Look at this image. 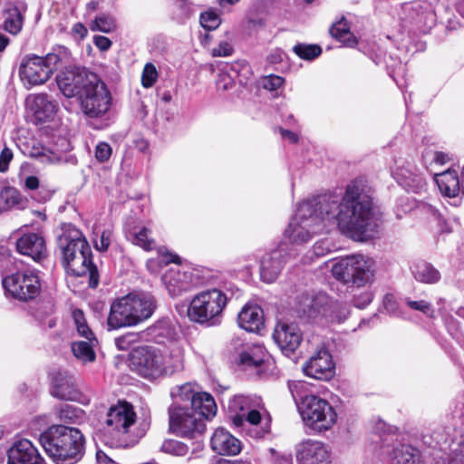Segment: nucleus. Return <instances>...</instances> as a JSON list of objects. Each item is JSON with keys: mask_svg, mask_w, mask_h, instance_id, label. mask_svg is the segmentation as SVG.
<instances>
[{"mask_svg": "<svg viewBox=\"0 0 464 464\" xmlns=\"http://www.w3.org/2000/svg\"><path fill=\"white\" fill-rule=\"evenodd\" d=\"M321 218L328 225H337L341 232L355 240H363L374 230V212L370 188L362 179L352 181L343 198L334 195L319 199Z\"/></svg>", "mask_w": 464, "mask_h": 464, "instance_id": "nucleus-1", "label": "nucleus"}, {"mask_svg": "<svg viewBox=\"0 0 464 464\" xmlns=\"http://www.w3.org/2000/svg\"><path fill=\"white\" fill-rule=\"evenodd\" d=\"M39 441L46 454L57 464H74L84 454L85 439L76 428L52 425L41 433Z\"/></svg>", "mask_w": 464, "mask_h": 464, "instance_id": "nucleus-2", "label": "nucleus"}, {"mask_svg": "<svg viewBox=\"0 0 464 464\" xmlns=\"http://www.w3.org/2000/svg\"><path fill=\"white\" fill-rule=\"evenodd\" d=\"M63 254V265L73 276L89 275V286L95 288L99 284L97 267L92 262L91 247L82 232L69 227L59 238Z\"/></svg>", "mask_w": 464, "mask_h": 464, "instance_id": "nucleus-3", "label": "nucleus"}, {"mask_svg": "<svg viewBox=\"0 0 464 464\" xmlns=\"http://www.w3.org/2000/svg\"><path fill=\"white\" fill-rule=\"evenodd\" d=\"M318 201H304L296 210L285 231V236L295 244L309 241L314 234L322 231L323 227L328 225L327 220L321 218L318 209Z\"/></svg>", "mask_w": 464, "mask_h": 464, "instance_id": "nucleus-4", "label": "nucleus"}, {"mask_svg": "<svg viewBox=\"0 0 464 464\" xmlns=\"http://www.w3.org/2000/svg\"><path fill=\"white\" fill-rule=\"evenodd\" d=\"M297 407L304 425L316 432L330 430L337 420L334 408L317 395L304 396Z\"/></svg>", "mask_w": 464, "mask_h": 464, "instance_id": "nucleus-5", "label": "nucleus"}, {"mask_svg": "<svg viewBox=\"0 0 464 464\" xmlns=\"http://www.w3.org/2000/svg\"><path fill=\"white\" fill-rule=\"evenodd\" d=\"M227 297L219 289L202 291L191 300L188 315L193 322L214 325L220 321Z\"/></svg>", "mask_w": 464, "mask_h": 464, "instance_id": "nucleus-6", "label": "nucleus"}, {"mask_svg": "<svg viewBox=\"0 0 464 464\" xmlns=\"http://www.w3.org/2000/svg\"><path fill=\"white\" fill-rule=\"evenodd\" d=\"M60 61V56L53 53L44 57L26 55L19 67L20 79L27 89L44 84L50 79Z\"/></svg>", "mask_w": 464, "mask_h": 464, "instance_id": "nucleus-7", "label": "nucleus"}, {"mask_svg": "<svg viewBox=\"0 0 464 464\" xmlns=\"http://www.w3.org/2000/svg\"><path fill=\"white\" fill-rule=\"evenodd\" d=\"M332 274L344 284L363 285L373 276V261L362 255L346 256L333 265Z\"/></svg>", "mask_w": 464, "mask_h": 464, "instance_id": "nucleus-8", "label": "nucleus"}, {"mask_svg": "<svg viewBox=\"0 0 464 464\" xmlns=\"http://www.w3.org/2000/svg\"><path fill=\"white\" fill-rule=\"evenodd\" d=\"M93 82L80 95V107L84 115L92 119L104 116L111 109L112 98L106 84L99 77H92Z\"/></svg>", "mask_w": 464, "mask_h": 464, "instance_id": "nucleus-9", "label": "nucleus"}, {"mask_svg": "<svg viewBox=\"0 0 464 464\" xmlns=\"http://www.w3.org/2000/svg\"><path fill=\"white\" fill-rule=\"evenodd\" d=\"M169 429L183 438H197L206 430L205 420L188 406L171 405L169 408Z\"/></svg>", "mask_w": 464, "mask_h": 464, "instance_id": "nucleus-10", "label": "nucleus"}, {"mask_svg": "<svg viewBox=\"0 0 464 464\" xmlns=\"http://www.w3.org/2000/svg\"><path fill=\"white\" fill-rule=\"evenodd\" d=\"M329 302L330 297L324 293L304 294L298 299L296 310L301 317L315 323L343 319L347 313L345 309L341 310L339 315L330 314Z\"/></svg>", "mask_w": 464, "mask_h": 464, "instance_id": "nucleus-11", "label": "nucleus"}, {"mask_svg": "<svg viewBox=\"0 0 464 464\" xmlns=\"http://www.w3.org/2000/svg\"><path fill=\"white\" fill-rule=\"evenodd\" d=\"M3 286L14 298L24 302L34 299L41 290L39 276L34 270L17 271L5 276Z\"/></svg>", "mask_w": 464, "mask_h": 464, "instance_id": "nucleus-12", "label": "nucleus"}, {"mask_svg": "<svg viewBox=\"0 0 464 464\" xmlns=\"http://www.w3.org/2000/svg\"><path fill=\"white\" fill-rule=\"evenodd\" d=\"M162 351L154 346H142L132 351L130 363L132 369L145 378L161 376Z\"/></svg>", "mask_w": 464, "mask_h": 464, "instance_id": "nucleus-13", "label": "nucleus"}, {"mask_svg": "<svg viewBox=\"0 0 464 464\" xmlns=\"http://www.w3.org/2000/svg\"><path fill=\"white\" fill-rule=\"evenodd\" d=\"M136 413L133 406L127 402H119L108 410L104 423L109 431L115 433L120 440L125 439L130 432V428L136 422Z\"/></svg>", "mask_w": 464, "mask_h": 464, "instance_id": "nucleus-14", "label": "nucleus"}, {"mask_svg": "<svg viewBox=\"0 0 464 464\" xmlns=\"http://www.w3.org/2000/svg\"><path fill=\"white\" fill-rule=\"evenodd\" d=\"M92 77H97V75L76 68L61 72L56 76V82L65 97H77L79 99L83 91L93 82Z\"/></svg>", "mask_w": 464, "mask_h": 464, "instance_id": "nucleus-15", "label": "nucleus"}, {"mask_svg": "<svg viewBox=\"0 0 464 464\" xmlns=\"http://www.w3.org/2000/svg\"><path fill=\"white\" fill-rule=\"evenodd\" d=\"M303 371L308 377L330 380L334 375V362L329 351L325 348L319 349L305 362Z\"/></svg>", "mask_w": 464, "mask_h": 464, "instance_id": "nucleus-16", "label": "nucleus"}, {"mask_svg": "<svg viewBox=\"0 0 464 464\" xmlns=\"http://www.w3.org/2000/svg\"><path fill=\"white\" fill-rule=\"evenodd\" d=\"M298 464H330L331 453L321 441L308 440L298 444L295 450Z\"/></svg>", "mask_w": 464, "mask_h": 464, "instance_id": "nucleus-17", "label": "nucleus"}, {"mask_svg": "<svg viewBox=\"0 0 464 464\" xmlns=\"http://www.w3.org/2000/svg\"><path fill=\"white\" fill-rule=\"evenodd\" d=\"M392 173L396 181L408 191L420 193L426 188L427 182L423 174L411 162L398 165Z\"/></svg>", "mask_w": 464, "mask_h": 464, "instance_id": "nucleus-18", "label": "nucleus"}, {"mask_svg": "<svg viewBox=\"0 0 464 464\" xmlns=\"http://www.w3.org/2000/svg\"><path fill=\"white\" fill-rule=\"evenodd\" d=\"M7 464H45L37 449L26 439L19 440L7 450Z\"/></svg>", "mask_w": 464, "mask_h": 464, "instance_id": "nucleus-19", "label": "nucleus"}, {"mask_svg": "<svg viewBox=\"0 0 464 464\" xmlns=\"http://www.w3.org/2000/svg\"><path fill=\"white\" fill-rule=\"evenodd\" d=\"M273 338L285 355L293 353L302 342V333L295 324L278 323Z\"/></svg>", "mask_w": 464, "mask_h": 464, "instance_id": "nucleus-20", "label": "nucleus"}, {"mask_svg": "<svg viewBox=\"0 0 464 464\" xmlns=\"http://www.w3.org/2000/svg\"><path fill=\"white\" fill-rule=\"evenodd\" d=\"M162 280L171 297L181 295L183 293L189 291L193 285L192 274L179 267L168 270Z\"/></svg>", "mask_w": 464, "mask_h": 464, "instance_id": "nucleus-21", "label": "nucleus"}, {"mask_svg": "<svg viewBox=\"0 0 464 464\" xmlns=\"http://www.w3.org/2000/svg\"><path fill=\"white\" fill-rule=\"evenodd\" d=\"M286 262L285 249L283 245L279 248L265 255L260 264V276L264 282H274Z\"/></svg>", "mask_w": 464, "mask_h": 464, "instance_id": "nucleus-22", "label": "nucleus"}, {"mask_svg": "<svg viewBox=\"0 0 464 464\" xmlns=\"http://www.w3.org/2000/svg\"><path fill=\"white\" fill-rule=\"evenodd\" d=\"M18 253L30 256L34 261H40L46 256V245L44 237L39 233H25L15 243Z\"/></svg>", "mask_w": 464, "mask_h": 464, "instance_id": "nucleus-23", "label": "nucleus"}, {"mask_svg": "<svg viewBox=\"0 0 464 464\" xmlns=\"http://www.w3.org/2000/svg\"><path fill=\"white\" fill-rule=\"evenodd\" d=\"M107 323L109 329L137 325L127 295L111 304Z\"/></svg>", "mask_w": 464, "mask_h": 464, "instance_id": "nucleus-24", "label": "nucleus"}, {"mask_svg": "<svg viewBox=\"0 0 464 464\" xmlns=\"http://www.w3.org/2000/svg\"><path fill=\"white\" fill-rule=\"evenodd\" d=\"M214 452L224 456H236L242 450L241 441L224 428H218L210 440Z\"/></svg>", "mask_w": 464, "mask_h": 464, "instance_id": "nucleus-25", "label": "nucleus"}, {"mask_svg": "<svg viewBox=\"0 0 464 464\" xmlns=\"http://www.w3.org/2000/svg\"><path fill=\"white\" fill-rule=\"evenodd\" d=\"M127 298L137 324L151 317L157 307L156 299L150 293L129 294Z\"/></svg>", "mask_w": 464, "mask_h": 464, "instance_id": "nucleus-26", "label": "nucleus"}, {"mask_svg": "<svg viewBox=\"0 0 464 464\" xmlns=\"http://www.w3.org/2000/svg\"><path fill=\"white\" fill-rule=\"evenodd\" d=\"M35 123H44L53 119L58 111L57 103L46 93L35 94L31 102Z\"/></svg>", "mask_w": 464, "mask_h": 464, "instance_id": "nucleus-27", "label": "nucleus"}, {"mask_svg": "<svg viewBox=\"0 0 464 464\" xmlns=\"http://www.w3.org/2000/svg\"><path fill=\"white\" fill-rule=\"evenodd\" d=\"M238 324L247 332H258L264 324L263 310L258 305L246 304L238 314Z\"/></svg>", "mask_w": 464, "mask_h": 464, "instance_id": "nucleus-28", "label": "nucleus"}, {"mask_svg": "<svg viewBox=\"0 0 464 464\" xmlns=\"http://www.w3.org/2000/svg\"><path fill=\"white\" fill-rule=\"evenodd\" d=\"M51 394L64 401H76L80 395L72 377L61 372L53 379Z\"/></svg>", "mask_w": 464, "mask_h": 464, "instance_id": "nucleus-29", "label": "nucleus"}, {"mask_svg": "<svg viewBox=\"0 0 464 464\" xmlns=\"http://www.w3.org/2000/svg\"><path fill=\"white\" fill-rule=\"evenodd\" d=\"M389 460L391 464H420L421 453L410 444H401L389 453Z\"/></svg>", "mask_w": 464, "mask_h": 464, "instance_id": "nucleus-30", "label": "nucleus"}, {"mask_svg": "<svg viewBox=\"0 0 464 464\" xmlns=\"http://www.w3.org/2000/svg\"><path fill=\"white\" fill-rule=\"evenodd\" d=\"M435 181L440 191L446 197L455 198L460 190L459 177L455 170H447L437 174Z\"/></svg>", "mask_w": 464, "mask_h": 464, "instance_id": "nucleus-31", "label": "nucleus"}, {"mask_svg": "<svg viewBox=\"0 0 464 464\" xmlns=\"http://www.w3.org/2000/svg\"><path fill=\"white\" fill-rule=\"evenodd\" d=\"M0 198L4 202V210H24L29 205L28 198L14 187H5L0 192Z\"/></svg>", "mask_w": 464, "mask_h": 464, "instance_id": "nucleus-32", "label": "nucleus"}, {"mask_svg": "<svg viewBox=\"0 0 464 464\" xmlns=\"http://www.w3.org/2000/svg\"><path fill=\"white\" fill-rule=\"evenodd\" d=\"M189 408L200 415V418L204 420L214 417L217 413L215 400L207 392H198Z\"/></svg>", "mask_w": 464, "mask_h": 464, "instance_id": "nucleus-33", "label": "nucleus"}, {"mask_svg": "<svg viewBox=\"0 0 464 464\" xmlns=\"http://www.w3.org/2000/svg\"><path fill=\"white\" fill-rule=\"evenodd\" d=\"M161 376L171 375L184 367V353L179 347H174L169 353L162 352Z\"/></svg>", "mask_w": 464, "mask_h": 464, "instance_id": "nucleus-34", "label": "nucleus"}, {"mask_svg": "<svg viewBox=\"0 0 464 464\" xmlns=\"http://www.w3.org/2000/svg\"><path fill=\"white\" fill-rule=\"evenodd\" d=\"M413 277L423 284H436L440 279V273L427 262H418L411 266Z\"/></svg>", "mask_w": 464, "mask_h": 464, "instance_id": "nucleus-35", "label": "nucleus"}, {"mask_svg": "<svg viewBox=\"0 0 464 464\" xmlns=\"http://www.w3.org/2000/svg\"><path fill=\"white\" fill-rule=\"evenodd\" d=\"M266 357V353L262 346H253L239 354V364L246 368L259 367L264 363Z\"/></svg>", "mask_w": 464, "mask_h": 464, "instance_id": "nucleus-36", "label": "nucleus"}, {"mask_svg": "<svg viewBox=\"0 0 464 464\" xmlns=\"http://www.w3.org/2000/svg\"><path fill=\"white\" fill-rule=\"evenodd\" d=\"M97 340H88L73 342L72 343V352L73 355L82 363L92 362L95 360L96 355L93 350L94 343Z\"/></svg>", "mask_w": 464, "mask_h": 464, "instance_id": "nucleus-37", "label": "nucleus"}, {"mask_svg": "<svg viewBox=\"0 0 464 464\" xmlns=\"http://www.w3.org/2000/svg\"><path fill=\"white\" fill-rule=\"evenodd\" d=\"M333 37L348 46L356 44V39L350 32V26L345 19H342L335 23L330 29Z\"/></svg>", "mask_w": 464, "mask_h": 464, "instance_id": "nucleus-38", "label": "nucleus"}, {"mask_svg": "<svg viewBox=\"0 0 464 464\" xmlns=\"http://www.w3.org/2000/svg\"><path fill=\"white\" fill-rule=\"evenodd\" d=\"M150 234V231L147 227H141L137 231L129 232L127 237L132 244L150 251L155 247V241Z\"/></svg>", "mask_w": 464, "mask_h": 464, "instance_id": "nucleus-39", "label": "nucleus"}, {"mask_svg": "<svg viewBox=\"0 0 464 464\" xmlns=\"http://www.w3.org/2000/svg\"><path fill=\"white\" fill-rule=\"evenodd\" d=\"M23 15L18 7L14 6L7 11L3 29L12 34H17L23 27Z\"/></svg>", "mask_w": 464, "mask_h": 464, "instance_id": "nucleus-40", "label": "nucleus"}, {"mask_svg": "<svg viewBox=\"0 0 464 464\" xmlns=\"http://www.w3.org/2000/svg\"><path fill=\"white\" fill-rule=\"evenodd\" d=\"M117 28V23L115 18L107 14H102L97 15L90 24L92 31H99L105 34L114 32Z\"/></svg>", "mask_w": 464, "mask_h": 464, "instance_id": "nucleus-41", "label": "nucleus"}, {"mask_svg": "<svg viewBox=\"0 0 464 464\" xmlns=\"http://www.w3.org/2000/svg\"><path fill=\"white\" fill-rule=\"evenodd\" d=\"M198 392H196L190 383H185L179 387L178 392L173 393L174 403L172 405L191 406Z\"/></svg>", "mask_w": 464, "mask_h": 464, "instance_id": "nucleus-42", "label": "nucleus"}, {"mask_svg": "<svg viewBox=\"0 0 464 464\" xmlns=\"http://www.w3.org/2000/svg\"><path fill=\"white\" fill-rule=\"evenodd\" d=\"M143 333L141 332H128L115 339V345L120 351H127L133 344L141 341Z\"/></svg>", "mask_w": 464, "mask_h": 464, "instance_id": "nucleus-43", "label": "nucleus"}, {"mask_svg": "<svg viewBox=\"0 0 464 464\" xmlns=\"http://www.w3.org/2000/svg\"><path fill=\"white\" fill-rule=\"evenodd\" d=\"M253 407V400L248 396L236 395L228 402L230 412L246 413Z\"/></svg>", "mask_w": 464, "mask_h": 464, "instance_id": "nucleus-44", "label": "nucleus"}, {"mask_svg": "<svg viewBox=\"0 0 464 464\" xmlns=\"http://www.w3.org/2000/svg\"><path fill=\"white\" fill-rule=\"evenodd\" d=\"M295 53L304 60H314L318 57L322 49L317 44H298L293 48Z\"/></svg>", "mask_w": 464, "mask_h": 464, "instance_id": "nucleus-45", "label": "nucleus"}, {"mask_svg": "<svg viewBox=\"0 0 464 464\" xmlns=\"http://www.w3.org/2000/svg\"><path fill=\"white\" fill-rule=\"evenodd\" d=\"M82 411L69 404L62 405L56 410L57 418L63 422L72 423L80 418Z\"/></svg>", "mask_w": 464, "mask_h": 464, "instance_id": "nucleus-46", "label": "nucleus"}, {"mask_svg": "<svg viewBox=\"0 0 464 464\" xmlns=\"http://www.w3.org/2000/svg\"><path fill=\"white\" fill-rule=\"evenodd\" d=\"M160 449L163 452L176 456H185L188 451L186 444L175 440H166Z\"/></svg>", "mask_w": 464, "mask_h": 464, "instance_id": "nucleus-47", "label": "nucleus"}, {"mask_svg": "<svg viewBox=\"0 0 464 464\" xmlns=\"http://www.w3.org/2000/svg\"><path fill=\"white\" fill-rule=\"evenodd\" d=\"M405 304L412 310L420 311L428 317L434 316V309L430 303L425 300L413 301L410 298L405 299Z\"/></svg>", "mask_w": 464, "mask_h": 464, "instance_id": "nucleus-48", "label": "nucleus"}, {"mask_svg": "<svg viewBox=\"0 0 464 464\" xmlns=\"http://www.w3.org/2000/svg\"><path fill=\"white\" fill-rule=\"evenodd\" d=\"M158 79V72L156 67L149 63H146L141 75V83L143 87L150 88L153 86Z\"/></svg>", "mask_w": 464, "mask_h": 464, "instance_id": "nucleus-49", "label": "nucleus"}, {"mask_svg": "<svg viewBox=\"0 0 464 464\" xmlns=\"http://www.w3.org/2000/svg\"><path fill=\"white\" fill-rule=\"evenodd\" d=\"M200 24L205 29L211 31L218 27L220 19L214 12H205L200 15Z\"/></svg>", "mask_w": 464, "mask_h": 464, "instance_id": "nucleus-50", "label": "nucleus"}, {"mask_svg": "<svg viewBox=\"0 0 464 464\" xmlns=\"http://www.w3.org/2000/svg\"><path fill=\"white\" fill-rule=\"evenodd\" d=\"M328 307H331V309L329 310V313L333 314L334 315L341 314V310H343V309H345V311L347 313L345 314V315L343 316V319H340V320H324V322H326V323H338V324L343 323L348 317V315L350 314V310H349L348 306L345 304L340 303L338 301H334V300H333L331 298H330V302H329Z\"/></svg>", "mask_w": 464, "mask_h": 464, "instance_id": "nucleus-51", "label": "nucleus"}, {"mask_svg": "<svg viewBox=\"0 0 464 464\" xmlns=\"http://www.w3.org/2000/svg\"><path fill=\"white\" fill-rule=\"evenodd\" d=\"M284 79L280 76L270 74L262 80V86L268 91H276L284 84Z\"/></svg>", "mask_w": 464, "mask_h": 464, "instance_id": "nucleus-52", "label": "nucleus"}, {"mask_svg": "<svg viewBox=\"0 0 464 464\" xmlns=\"http://www.w3.org/2000/svg\"><path fill=\"white\" fill-rule=\"evenodd\" d=\"M111 155V148L107 142H99L95 148V158L100 162L107 161Z\"/></svg>", "mask_w": 464, "mask_h": 464, "instance_id": "nucleus-53", "label": "nucleus"}, {"mask_svg": "<svg viewBox=\"0 0 464 464\" xmlns=\"http://www.w3.org/2000/svg\"><path fill=\"white\" fill-rule=\"evenodd\" d=\"M14 154L11 149L5 147L0 153V172L5 173L8 170L9 163L13 160Z\"/></svg>", "mask_w": 464, "mask_h": 464, "instance_id": "nucleus-54", "label": "nucleus"}, {"mask_svg": "<svg viewBox=\"0 0 464 464\" xmlns=\"http://www.w3.org/2000/svg\"><path fill=\"white\" fill-rule=\"evenodd\" d=\"M232 53L233 47L227 42H221L212 49V56L214 57H226L231 55Z\"/></svg>", "mask_w": 464, "mask_h": 464, "instance_id": "nucleus-55", "label": "nucleus"}, {"mask_svg": "<svg viewBox=\"0 0 464 464\" xmlns=\"http://www.w3.org/2000/svg\"><path fill=\"white\" fill-rule=\"evenodd\" d=\"M111 232L110 230H104L99 240H95V248L99 251H106L111 244Z\"/></svg>", "mask_w": 464, "mask_h": 464, "instance_id": "nucleus-56", "label": "nucleus"}, {"mask_svg": "<svg viewBox=\"0 0 464 464\" xmlns=\"http://www.w3.org/2000/svg\"><path fill=\"white\" fill-rule=\"evenodd\" d=\"M372 300V294L368 291H364L360 295L354 296L353 304L354 306L362 309L366 307Z\"/></svg>", "mask_w": 464, "mask_h": 464, "instance_id": "nucleus-57", "label": "nucleus"}, {"mask_svg": "<svg viewBox=\"0 0 464 464\" xmlns=\"http://www.w3.org/2000/svg\"><path fill=\"white\" fill-rule=\"evenodd\" d=\"M169 321L164 319V320L158 321L155 324H153L148 330L151 334H154L155 335H163V334H165V333L169 332Z\"/></svg>", "mask_w": 464, "mask_h": 464, "instance_id": "nucleus-58", "label": "nucleus"}, {"mask_svg": "<svg viewBox=\"0 0 464 464\" xmlns=\"http://www.w3.org/2000/svg\"><path fill=\"white\" fill-rule=\"evenodd\" d=\"M245 418L246 421L254 426L261 422V414L257 410L254 409V406L245 413Z\"/></svg>", "mask_w": 464, "mask_h": 464, "instance_id": "nucleus-59", "label": "nucleus"}, {"mask_svg": "<svg viewBox=\"0 0 464 464\" xmlns=\"http://www.w3.org/2000/svg\"><path fill=\"white\" fill-rule=\"evenodd\" d=\"M93 43L101 51H107L111 46V41L103 35H95L93 37Z\"/></svg>", "mask_w": 464, "mask_h": 464, "instance_id": "nucleus-60", "label": "nucleus"}, {"mask_svg": "<svg viewBox=\"0 0 464 464\" xmlns=\"http://www.w3.org/2000/svg\"><path fill=\"white\" fill-rule=\"evenodd\" d=\"M72 34L77 35L81 40L86 37L88 30L82 23H76L72 27Z\"/></svg>", "mask_w": 464, "mask_h": 464, "instance_id": "nucleus-61", "label": "nucleus"}, {"mask_svg": "<svg viewBox=\"0 0 464 464\" xmlns=\"http://www.w3.org/2000/svg\"><path fill=\"white\" fill-rule=\"evenodd\" d=\"M39 179L36 176H28L24 179V185L28 190H35L39 188Z\"/></svg>", "mask_w": 464, "mask_h": 464, "instance_id": "nucleus-62", "label": "nucleus"}, {"mask_svg": "<svg viewBox=\"0 0 464 464\" xmlns=\"http://www.w3.org/2000/svg\"><path fill=\"white\" fill-rule=\"evenodd\" d=\"M76 327H77V331H78L79 334L82 335V337L86 338L87 340H96L93 337V334L86 323L80 324Z\"/></svg>", "mask_w": 464, "mask_h": 464, "instance_id": "nucleus-63", "label": "nucleus"}, {"mask_svg": "<svg viewBox=\"0 0 464 464\" xmlns=\"http://www.w3.org/2000/svg\"><path fill=\"white\" fill-rule=\"evenodd\" d=\"M232 85H233V80L229 75H227L226 73L219 75V82H218L219 88H222L223 90H228L232 87Z\"/></svg>", "mask_w": 464, "mask_h": 464, "instance_id": "nucleus-64", "label": "nucleus"}]
</instances>
